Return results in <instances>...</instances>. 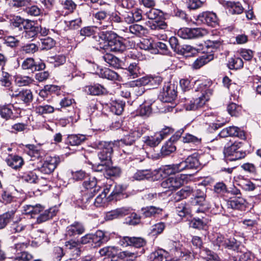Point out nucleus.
Segmentation results:
<instances>
[{"label": "nucleus", "instance_id": "obj_50", "mask_svg": "<svg viewBox=\"0 0 261 261\" xmlns=\"http://www.w3.org/2000/svg\"><path fill=\"white\" fill-rule=\"evenodd\" d=\"M121 169L118 167H110V165L107 166L106 172L104 173L105 176L107 178L111 177H117L120 175Z\"/></svg>", "mask_w": 261, "mask_h": 261}, {"label": "nucleus", "instance_id": "obj_40", "mask_svg": "<svg viewBox=\"0 0 261 261\" xmlns=\"http://www.w3.org/2000/svg\"><path fill=\"white\" fill-rule=\"evenodd\" d=\"M193 193V189L192 187L189 186L185 187L175 194V198L177 200L186 198L192 195Z\"/></svg>", "mask_w": 261, "mask_h": 261}, {"label": "nucleus", "instance_id": "obj_1", "mask_svg": "<svg viewBox=\"0 0 261 261\" xmlns=\"http://www.w3.org/2000/svg\"><path fill=\"white\" fill-rule=\"evenodd\" d=\"M199 86L197 90L195 91V96L197 97L185 104L187 110L195 111L201 109L210 99V97L212 95L211 90L208 89L206 84L202 83Z\"/></svg>", "mask_w": 261, "mask_h": 261}, {"label": "nucleus", "instance_id": "obj_23", "mask_svg": "<svg viewBox=\"0 0 261 261\" xmlns=\"http://www.w3.org/2000/svg\"><path fill=\"white\" fill-rule=\"evenodd\" d=\"M214 59V55L211 54H204L198 58L193 63L192 67L194 69H199L203 65L206 64Z\"/></svg>", "mask_w": 261, "mask_h": 261}, {"label": "nucleus", "instance_id": "obj_22", "mask_svg": "<svg viewBox=\"0 0 261 261\" xmlns=\"http://www.w3.org/2000/svg\"><path fill=\"white\" fill-rule=\"evenodd\" d=\"M107 49L114 52H122L125 49L123 42L116 38L108 40Z\"/></svg>", "mask_w": 261, "mask_h": 261}, {"label": "nucleus", "instance_id": "obj_64", "mask_svg": "<svg viewBox=\"0 0 261 261\" xmlns=\"http://www.w3.org/2000/svg\"><path fill=\"white\" fill-rule=\"evenodd\" d=\"M146 244V241L142 238L131 237L130 246H133L136 248L143 247Z\"/></svg>", "mask_w": 261, "mask_h": 261}, {"label": "nucleus", "instance_id": "obj_16", "mask_svg": "<svg viewBox=\"0 0 261 261\" xmlns=\"http://www.w3.org/2000/svg\"><path fill=\"white\" fill-rule=\"evenodd\" d=\"M85 230V227L82 223L74 222L66 227L65 235L70 237L80 235L83 233Z\"/></svg>", "mask_w": 261, "mask_h": 261}, {"label": "nucleus", "instance_id": "obj_25", "mask_svg": "<svg viewBox=\"0 0 261 261\" xmlns=\"http://www.w3.org/2000/svg\"><path fill=\"white\" fill-rule=\"evenodd\" d=\"M162 175L168 176L181 171L179 164L166 165L161 168Z\"/></svg>", "mask_w": 261, "mask_h": 261}, {"label": "nucleus", "instance_id": "obj_14", "mask_svg": "<svg viewBox=\"0 0 261 261\" xmlns=\"http://www.w3.org/2000/svg\"><path fill=\"white\" fill-rule=\"evenodd\" d=\"M23 36L28 39L35 37L38 34V26L33 21L27 19L23 28Z\"/></svg>", "mask_w": 261, "mask_h": 261}, {"label": "nucleus", "instance_id": "obj_53", "mask_svg": "<svg viewBox=\"0 0 261 261\" xmlns=\"http://www.w3.org/2000/svg\"><path fill=\"white\" fill-rule=\"evenodd\" d=\"M33 258V255L28 251H23L18 253L13 261H30Z\"/></svg>", "mask_w": 261, "mask_h": 261}, {"label": "nucleus", "instance_id": "obj_41", "mask_svg": "<svg viewBox=\"0 0 261 261\" xmlns=\"http://www.w3.org/2000/svg\"><path fill=\"white\" fill-rule=\"evenodd\" d=\"M26 227L27 224L25 222V220L20 218L14 221L11 224V229L15 232H20L23 231Z\"/></svg>", "mask_w": 261, "mask_h": 261}, {"label": "nucleus", "instance_id": "obj_4", "mask_svg": "<svg viewBox=\"0 0 261 261\" xmlns=\"http://www.w3.org/2000/svg\"><path fill=\"white\" fill-rule=\"evenodd\" d=\"M162 82V79L159 76L151 77V76H144L135 81H134L132 85L134 86V90L137 96H140L143 94L145 89L144 87V86L150 85L151 86L158 85Z\"/></svg>", "mask_w": 261, "mask_h": 261}, {"label": "nucleus", "instance_id": "obj_42", "mask_svg": "<svg viewBox=\"0 0 261 261\" xmlns=\"http://www.w3.org/2000/svg\"><path fill=\"white\" fill-rule=\"evenodd\" d=\"M117 255L119 258L124 261H133L137 257L138 253L129 251H124L120 252L118 251Z\"/></svg>", "mask_w": 261, "mask_h": 261}, {"label": "nucleus", "instance_id": "obj_33", "mask_svg": "<svg viewBox=\"0 0 261 261\" xmlns=\"http://www.w3.org/2000/svg\"><path fill=\"white\" fill-rule=\"evenodd\" d=\"M226 7L228 9L229 12L232 14H239L243 11V8L239 3L228 1L226 3Z\"/></svg>", "mask_w": 261, "mask_h": 261}, {"label": "nucleus", "instance_id": "obj_57", "mask_svg": "<svg viewBox=\"0 0 261 261\" xmlns=\"http://www.w3.org/2000/svg\"><path fill=\"white\" fill-rule=\"evenodd\" d=\"M150 176L151 172L150 170H143L137 171L133 175V178L140 180L149 178Z\"/></svg>", "mask_w": 261, "mask_h": 261}, {"label": "nucleus", "instance_id": "obj_26", "mask_svg": "<svg viewBox=\"0 0 261 261\" xmlns=\"http://www.w3.org/2000/svg\"><path fill=\"white\" fill-rule=\"evenodd\" d=\"M245 201L244 198L237 197L228 200L227 205L228 207L232 209L242 210L245 207Z\"/></svg>", "mask_w": 261, "mask_h": 261}, {"label": "nucleus", "instance_id": "obj_49", "mask_svg": "<svg viewBox=\"0 0 261 261\" xmlns=\"http://www.w3.org/2000/svg\"><path fill=\"white\" fill-rule=\"evenodd\" d=\"M124 223L130 225H136L141 222V216L135 213H132L125 218Z\"/></svg>", "mask_w": 261, "mask_h": 261}, {"label": "nucleus", "instance_id": "obj_7", "mask_svg": "<svg viewBox=\"0 0 261 261\" xmlns=\"http://www.w3.org/2000/svg\"><path fill=\"white\" fill-rule=\"evenodd\" d=\"M91 14L93 21L99 25V29L105 30L111 28L112 25L109 21L108 14L106 11H92Z\"/></svg>", "mask_w": 261, "mask_h": 261}, {"label": "nucleus", "instance_id": "obj_10", "mask_svg": "<svg viewBox=\"0 0 261 261\" xmlns=\"http://www.w3.org/2000/svg\"><path fill=\"white\" fill-rule=\"evenodd\" d=\"M176 91L174 89V86L168 84L163 88L160 92L159 98L163 102H172L176 98Z\"/></svg>", "mask_w": 261, "mask_h": 261}, {"label": "nucleus", "instance_id": "obj_54", "mask_svg": "<svg viewBox=\"0 0 261 261\" xmlns=\"http://www.w3.org/2000/svg\"><path fill=\"white\" fill-rule=\"evenodd\" d=\"M242 108L235 103L231 102L227 106V111L232 116H238L241 113Z\"/></svg>", "mask_w": 261, "mask_h": 261}, {"label": "nucleus", "instance_id": "obj_31", "mask_svg": "<svg viewBox=\"0 0 261 261\" xmlns=\"http://www.w3.org/2000/svg\"><path fill=\"white\" fill-rule=\"evenodd\" d=\"M192 195L195 197V199L193 201V203L195 205L204 206L205 204L206 195L203 191L199 189H197L196 190H193Z\"/></svg>", "mask_w": 261, "mask_h": 261}, {"label": "nucleus", "instance_id": "obj_62", "mask_svg": "<svg viewBox=\"0 0 261 261\" xmlns=\"http://www.w3.org/2000/svg\"><path fill=\"white\" fill-rule=\"evenodd\" d=\"M214 191L220 195H223L228 192L226 185L223 182H218L214 186Z\"/></svg>", "mask_w": 261, "mask_h": 261}, {"label": "nucleus", "instance_id": "obj_11", "mask_svg": "<svg viewBox=\"0 0 261 261\" xmlns=\"http://www.w3.org/2000/svg\"><path fill=\"white\" fill-rule=\"evenodd\" d=\"M60 162L58 156H48L40 168V171L44 174H49L54 171Z\"/></svg>", "mask_w": 261, "mask_h": 261}, {"label": "nucleus", "instance_id": "obj_55", "mask_svg": "<svg viewBox=\"0 0 261 261\" xmlns=\"http://www.w3.org/2000/svg\"><path fill=\"white\" fill-rule=\"evenodd\" d=\"M42 49H50L53 48L56 44L55 41L50 37H46L40 40Z\"/></svg>", "mask_w": 261, "mask_h": 261}, {"label": "nucleus", "instance_id": "obj_19", "mask_svg": "<svg viewBox=\"0 0 261 261\" xmlns=\"http://www.w3.org/2000/svg\"><path fill=\"white\" fill-rule=\"evenodd\" d=\"M123 191V188L122 186L116 184H107L106 188L105 189V192L107 193H110L108 198L110 200L114 199H117L120 194Z\"/></svg>", "mask_w": 261, "mask_h": 261}, {"label": "nucleus", "instance_id": "obj_38", "mask_svg": "<svg viewBox=\"0 0 261 261\" xmlns=\"http://www.w3.org/2000/svg\"><path fill=\"white\" fill-rule=\"evenodd\" d=\"M65 246L67 249L71 250L76 256L80 255L81 245L79 241L70 240L65 243Z\"/></svg>", "mask_w": 261, "mask_h": 261}, {"label": "nucleus", "instance_id": "obj_17", "mask_svg": "<svg viewBox=\"0 0 261 261\" xmlns=\"http://www.w3.org/2000/svg\"><path fill=\"white\" fill-rule=\"evenodd\" d=\"M181 171L185 170L197 169L199 167V162L194 156H189L185 161L179 163Z\"/></svg>", "mask_w": 261, "mask_h": 261}, {"label": "nucleus", "instance_id": "obj_3", "mask_svg": "<svg viewBox=\"0 0 261 261\" xmlns=\"http://www.w3.org/2000/svg\"><path fill=\"white\" fill-rule=\"evenodd\" d=\"M93 147L100 151L98 156L101 162L111 164V155L113 153L114 143L112 142H107L97 140L93 143Z\"/></svg>", "mask_w": 261, "mask_h": 261}, {"label": "nucleus", "instance_id": "obj_24", "mask_svg": "<svg viewBox=\"0 0 261 261\" xmlns=\"http://www.w3.org/2000/svg\"><path fill=\"white\" fill-rule=\"evenodd\" d=\"M86 139V137L84 135H69L65 140V143L66 144L71 146H79L83 143Z\"/></svg>", "mask_w": 261, "mask_h": 261}, {"label": "nucleus", "instance_id": "obj_18", "mask_svg": "<svg viewBox=\"0 0 261 261\" xmlns=\"http://www.w3.org/2000/svg\"><path fill=\"white\" fill-rule=\"evenodd\" d=\"M91 245L94 247H99L102 244L107 242L109 237L103 231L97 230L94 233H91Z\"/></svg>", "mask_w": 261, "mask_h": 261}, {"label": "nucleus", "instance_id": "obj_35", "mask_svg": "<svg viewBox=\"0 0 261 261\" xmlns=\"http://www.w3.org/2000/svg\"><path fill=\"white\" fill-rule=\"evenodd\" d=\"M37 114L40 115H46L54 113L55 108L49 105H38L34 108Z\"/></svg>", "mask_w": 261, "mask_h": 261}, {"label": "nucleus", "instance_id": "obj_28", "mask_svg": "<svg viewBox=\"0 0 261 261\" xmlns=\"http://www.w3.org/2000/svg\"><path fill=\"white\" fill-rule=\"evenodd\" d=\"M125 70L127 72V75L130 79L136 78L140 74V68L138 65V61L130 63Z\"/></svg>", "mask_w": 261, "mask_h": 261}, {"label": "nucleus", "instance_id": "obj_47", "mask_svg": "<svg viewBox=\"0 0 261 261\" xmlns=\"http://www.w3.org/2000/svg\"><path fill=\"white\" fill-rule=\"evenodd\" d=\"M228 66L230 69H240L243 66V61L239 57L231 58L229 60Z\"/></svg>", "mask_w": 261, "mask_h": 261}, {"label": "nucleus", "instance_id": "obj_45", "mask_svg": "<svg viewBox=\"0 0 261 261\" xmlns=\"http://www.w3.org/2000/svg\"><path fill=\"white\" fill-rule=\"evenodd\" d=\"M242 144L240 142H234L231 145L225 147L224 150V152L226 155L230 156L231 158L239 149Z\"/></svg>", "mask_w": 261, "mask_h": 261}, {"label": "nucleus", "instance_id": "obj_48", "mask_svg": "<svg viewBox=\"0 0 261 261\" xmlns=\"http://www.w3.org/2000/svg\"><path fill=\"white\" fill-rule=\"evenodd\" d=\"M15 82L18 86H26L33 83L34 80L28 76H17Z\"/></svg>", "mask_w": 261, "mask_h": 261}, {"label": "nucleus", "instance_id": "obj_15", "mask_svg": "<svg viewBox=\"0 0 261 261\" xmlns=\"http://www.w3.org/2000/svg\"><path fill=\"white\" fill-rule=\"evenodd\" d=\"M130 208L127 207H122L106 213L105 219L106 221H111L115 219L123 217L128 215Z\"/></svg>", "mask_w": 261, "mask_h": 261}, {"label": "nucleus", "instance_id": "obj_6", "mask_svg": "<svg viewBox=\"0 0 261 261\" xmlns=\"http://www.w3.org/2000/svg\"><path fill=\"white\" fill-rule=\"evenodd\" d=\"M207 34L206 30L202 28H188L180 29L177 32V35L180 37L186 39H193L203 36Z\"/></svg>", "mask_w": 261, "mask_h": 261}, {"label": "nucleus", "instance_id": "obj_60", "mask_svg": "<svg viewBox=\"0 0 261 261\" xmlns=\"http://www.w3.org/2000/svg\"><path fill=\"white\" fill-rule=\"evenodd\" d=\"M165 251L163 250H159L150 255L151 261H166L165 255Z\"/></svg>", "mask_w": 261, "mask_h": 261}, {"label": "nucleus", "instance_id": "obj_30", "mask_svg": "<svg viewBox=\"0 0 261 261\" xmlns=\"http://www.w3.org/2000/svg\"><path fill=\"white\" fill-rule=\"evenodd\" d=\"M8 165L13 169H17L23 165V160L18 155L11 156L6 160Z\"/></svg>", "mask_w": 261, "mask_h": 261}, {"label": "nucleus", "instance_id": "obj_34", "mask_svg": "<svg viewBox=\"0 0 261 261\" xmlns=\"http://www.w3.org/2000/svg\"><path fill=\"white\" fill-rule=\"evenodd\" d=\"M119 250L114 246H107L101 248L99 250L100 256H106L109 257H114L117 255Z\"/></svg>", "mask_w": 261, "mask_h": 261}, {"label": "nucleus", "instance_id": "obj_52", "mask_svg": "<svg viewBox=\"0 0 261 261\" xmlns=\"http://www.w3.org/2000/svg\"><path fill=\"white\" fill-rule=\"evenodd\" d=\"M11 85V76L7 72H2L0 77V85L4 87H9Z\"/></svg>", "mask_w": 261, "mask_h": 261}, {"label": "nucleus", "instance_id": "obj_2", "mask_svg": "<svg viewBox=\"0 0 261 261\" xmlns=\"http://www.w3.org/2000/svg\"><path fill=\"white\" fill-rule=\"evenodd\" d=\"M161 11L158 9L151 8L144 12V16L149 19L146 24L151 30L154 31L165 30L167 28V24L165 21L160 19Z\"/></svg>", "mask_w": 261, "mask_h": 261}, {"label": "nucleus", "instance_id": "obj_21", "mask_svg": "<svg viewBox=\"0 0 261 261\" xmlns=\"http://www.w3.org/2000/svg\"><path fill=\"white\" fill-rule=\"evenodd\" d=\"M58 212L57 207H53L48 210L42 211L37 218L38 223H41L46 221L56 215Z\"/></svg>", "mask_w": 261, "mask_h": 261}, {"label": "nucleus", "instance_id": "obj_5", "mask_svg": "<svg viewBox=\"0 0 261 261\" xmlns=\"http://www.w3.org/2000/svg\"><path fill=\"white\" fill-rule=\"evenodd\" d=\"M186 178V175L184 174L170 177L164 179L161 185L162 188L167 189L168 191H175L184 184Z\"/></svg>", "mask_w": 261, "mask_h": 261}, {"label": "nucleus", "instance_id": "obj_27", "mask_svg": "<svg viewBox=\"0 0 261 261\" xmlns=\"http://www.w3.org/2000/svg\"><path fill=\"white\" fill-rule=\"evenodd\" d=\"M102 59L110 66L114 68H120L121 65V61L114 55L106 53L102 56Z\"/></svg>", "mask_w": 261, "mask_h": 261}, {"label": "nucleus", "instance_id": "obj_12", "mask_svg": "<svg viewBox=\"0 0 261 261\" xmlns=\"http://www.w3.org/2000/svg\"><path fill=\"white\" fill-rule=\"evenodd\" d=\"M199 21L212 27H216L219 25V18L216 13L212 12H204L198 16Z\"/></svg>", "mask_w": 261, "mask_h": 261}, {"label": "nucleus", "instance_id": "obj_58", "mask_svg": "<svg viewBox=\"0 0 261 261\" xmlns=\"http://www.w3.org/2000/svg\"><path fill=\"white\" fill-rule=\"evenodd\" d=\"M124 106V103L121 101L113 102L111 107V111L116 115H119L123 111Z\"/></svg>", "mask_w": 261, "mask_h": 261}, {"label": "nucleus", "instance_id": "obj_37", "mask_svg": "<svg viewBox=\"0 0 261 261\" xmlns=\"http://www.w3.org/2000/svg\"><path fill=\"white\" fill-rule=\"evenodd\" d=\"M15 215L14 211L7 212L0 215V229L4 228L11 221Z\"/></svg>", "mask_w": 261, "mask_h": 261}, {"label": "nucleus", "instance_id": "obj_44", "mask_svg": "<svg viewBox=\"0 0 261 261\" xmlns=\"http://www.w3.org/2000/svg\"><path fill=\"white\" fill-rule=\"evenodd\" d=\"M19 99L24 101L25 103L31 102L33 99V94L30 90H22L18 94L15 95Z\"/></svg>", "mask_w": 261, "mask_h": 261}, {"label": "nucleus", "instance_id": "obj_56", "mask_svg": "<svg viewBox=\"0 0 261 261\" xmlns=\"http://www.w3.org/2000/svg\"><path fill=\"white\" fill-rule=\"evenodd\" d=\"M27 21V19H24L20 16H14L11 20V23L13 27L18 28L20 30H22L24 25V23Z\"/></svg>", "mask_w": 261, "mask_h": 261}, {"label": "nucleus", "instance_id": "obj_36", "mask_svg": "<svg viewBox=\"0 0 261 261\" xmlns=\"http://www.w3.org/2000/svg\"><path fill=\"white\" fill-rule=\"evenodd\" d=\"M21 178L29 183L41 184L42 179H38L36 174L33 171H28L23 173Z\"/></svg>", "mask_w": 261, "mask_h": 261}, {"label": "nucleus", "instance_id": "obj_51", "mask_svg": "<svg viewBox=\"0 0 261 261\" xmlns=\"http://www.w3.org/2000/svg\"><path fill=\"white\" fill-rule=\"evenodd\" d=\"M182 141L184 143H192L198 145L201 143V139L190 134H186L182 137Z\"/></svg>", "mask_w": 261, "mask_h": 261}, {"label": "nucleus", "instance_id": "obj_29", "mask_svg": "<svg viewBox=\"0 0 261 261\" xmlns=\"http://www.w3.org/2000/svg\"><path fill=\"white\" fill-rule=\"evenodd\" d=\"M86 92L92 95H99L106 92V89L100 84H95L87 86L85 88Z\"/></svg>", "mask_w": 261, "mask_h": 261}, {"label": "nucleus", "instance_id": "obj_13", "mask_svg": "<svg viewBox=\"0 0 261 261\" xmlns=\"http://www.w3.org/2000/svg\"><path fill=\"white\" fill-rule=\"evenodd\" d=\"M21 67L23 70H28L34 72L44 69L45 64L42 62L37 63L33 58H28L23 61Z\"/></svg>", "mask_w": 261, "mask_h": 261}, {"label": "nucleus", "instance_id": "obj_9", "mask_svg": "<svg viewBox=\"0 0 261 261\" xmlns=\"http://www.w3.org/2000/svg\"><path fill=\"white\" fill-rule=\"evenodd\" d=\"M146 128L142 125H140L134 129H131L129 134L125 136L121 140V142L126 145H132L135 141L139 138L144 133H145Z\"/></svg>", "mask_w": 261, "mask_h": 261}, {"label": "nucleus", "instance_id": "obj_46", "mask_svg": "<svg viewBox=\"0 0 261 261\" xmlns=\"http://www.w3.org/2000/svg\"><path fill=\"white\" fill-rule=\"evenodd\" d=\"M229 136L231 137H237L242 140L245 139V134L243 130L236 126L228 127Z\"/></svg>", "mask_w": 261, "mask_h": 261}, {"label": "nucleus", "instance_id": "obj_20", "mask_svg": "<svg viewBox=\"0 0 261 261\" xmlns=\"http://www.w3.org/2000/svg\"><path fill=\"white\" fill-rule=\"evenodd\" d=\"M141 212L142 216L144 218L155 217L156 216L162 214L163 208L150 205L142 208Z\"/></svg>", "mask_w": 261, "mask_h": 261}, {"label": "nucleus", "instance_id": "obj_39", "mask_svg": "<svg viewBox=\"0 0 261 261\" xmlns=\"http://www.w3.org/2000/svg\"><path fill=\"white\" fill-rule=\"evenodd\" d=\"M99 75L101 77L110 80H117L119 78L117 73L107 68L101 69L100 70Z\"/></svg>", "mask_w": 261, "mask_h": 261}, {"label": "nucleus", "instance_id": "obj_8", "mask_svg": "<svg viewBox=\"0 0 261 261\" xmlns=\"http://www.w3.org/2000/svg\"><path fill=\"white\" fill-rule=\"evenodd\" d=\"M85 194L88 198H92L95 194L100 189V187L97 185V180L95 177L88 176L83 183Z\"/></svg>", "mask_w": 261, "mask_h": 261}, {"label": "nucleus", "instance_id": "obj_59", "mask_svg": "<svg viewBox=\"0 0 261 261\" xmlns=\"http://www.w3.org/2000/svg\"><path fill=\"white\" fill-rule=\"evenodd\" d=\"M176 212L180 217H184L189 213V210L185 203H178L176 205Z\"/></svg>", "mask_w": 261, "mask_h": 261}, {"label": "nucleus", "instance_id": "obj_61", "mask_svg": "<svg viewBox=\"0 0 261 261\" xmlns=\"http://www.w3.org/2000/svg\"><path fill=\"white\" fill-rule=\"evenodd\" d=\"M38 50V46L35 43H28L22 47V50L25 54H33Z\"/></svg>", "mask_w": 261, "mask_h": 261}, {"label": "nucleus", "instance_id": "obj_63", "mask_svg": "<svg viewBox=\"0 0 261 261\" xmlns=\"http://www.w3.org/2000/svg\"><path fill=\"white\" fill-rule=\"evenodd\" d=\"M19 42V41L17 38L13 36H9L5 38L4 43L8 46L14 48L18 45Z\"/></svg>", "mask_w": 261, "mask_h": 261}, {"label": "nucleus", "instance_id": "obj_32", "mask_svg": "<svg viewBox=\"0 0 261 261\" xmlns=\"http://www.w3.org/2000/svg\"><path fill=\"white\" fill-rule=\"evenodd\" d=\"M143 141L148 146L155 147L158 145L162 141L161 135L155 133L153 136H145L143 138Z\"/></svg>", "mask_w": 261, "mask_h": 261}, {"label": "nucleus", "instance_id": "obj_43", "mask_svg": "<svg viewBox=\"0 0 261 261\" xmlns=\"http://www.w3.org/2000/svg\"><path fill=\"white\" fill-rule=\"evenodd\" d=\"M130 33L136 36H141L147 33V29L141 25L135 24L129 27Z\"/></svg>", "mask_w": 261, "mask_h": 261}]
</instances>
